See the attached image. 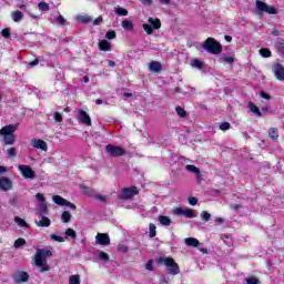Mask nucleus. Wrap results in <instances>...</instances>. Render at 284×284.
Segmentation results:
<instances>
[{
    "label": "nucleus",
    "mask_w": 284,
    "mask_h": 284,
    "mask_svg": "<svg viewBox=\"0 0 284 284\" xmlns=\"http://www.w3.org/2000/svg\"><path fill=\"white\" fill-rule=\"evenodd\" d=\"M52 256V251L48 248H38L34 256L36 266L39 267L40 272H50L48 260Z\"/></svg>",
    "instance_id": "nucleus-1"
},
{
    "label": "nucleus",
    "mask_w": 284,
    "mask_h": 284,
    "mask_svg": "<svg viewBox=\"0 0 284 284\" xmlns=\"http://www.w3.org/2000/svg\"><path fill=\"white\" fill-rule=\"evenodd\" d=\"M14 132H17V126L12 124L6 125L0 130V136H3L6 145H14V141H17Z\"/></svg>",
    "instance_id": "nucleus-2"
},
{
    "label": "nucleus",
    "mask_w": 284,
    "mask_h": 284,
    "mask_svg": "<svg viewBox=\"0 0 284 284\" xmlns=\"http://www.w3.org/2000/svg\"><path fill=\"white\" fill-rule=\"evenodd\" d=\"M202 48L209 52V54H221V52H223V45H221L214 38H207L203 42Z\"/></svg>",
    "instance_id": "nucleus-3"
},
{
    "label": "nucleus",
    "mask_w": 284,
    "mask_h": 284,
    "mask_svg": "<svg viewBox=\"0 0 284 284\" xmlns=\"http://www.w3.org/2000/svg\"><path fill=\"white\" fill-rule=\"evenodd\" d=\"M156 263L160 265H165L169 274H172V276H176V274H180L181 272L179 264H176L172 257H160L156 260Z\"/></svg>",
    "instance_id": "nucleus-4"
},
{
    "label": "nucleus",
    "mask_w": 284,
    "mask_h": 284,
    "mask_svg": "<svg viewBox=\"0 0 284 284\" xmlns=\"http://www.w3.org/2000/svg\"><path fill=\"white\" fill-rule=\"evenodd\" d=\"M255 8L256 14L260 16H262L264 12H266V14H278V10H276V8H274L273 6H268L267 3L261 0H256Z\"/></svg>",
    "instance_id": "nucleus-5"
},
{
    "label": "nucleus",
    "mask_w": 284,
    "mask_h": 284,
    "mask_svg": "<svg viewBox=\"0 0 284 284\" xmlns=\"http://www.w3.org/2000/svg\"><path fill=\"white\" fill-rule=\"evenodd\" d=\"M142 28L146 34H152L154 30H160L161 20L158 18H149L148 23L142 24Z\"/></svg>",
    "instance_id": "nucleus-6"
},
{
    "label": "nucleus",
    "mask_w": 284,
    "mask_h": 284,
    "mask_svg": "<svg viewBox=\"0 0 284 284\" xmlns=\"http://www.w3.org/2000/svg\"><path fill=\"white\" fill-rule=\"evenodd\" d=\"M18 170L23 176V179H30L31 181L37 179V173H34V171L32 170V166L30 165L19 164Z\"/></svg>",
    "instance_id": "nucleus-7"
},
{
    "label": "nucleus",
    "mask_w": 284,
    "mask_h": 284,
    "mask_svg": "<svg viewBox=\"0 0 284 284\" xmlns=\"http://www.w3.org/2000/svg\"><path fill=\"white\" fill-rule=\"evenodd\" d=\"M37 201H39V207H38V213L43 215L48 214V202H45V196L42 193L36 194Z\"/></svg>",
    "instance_id": "nucleus-8"
},
{
    "label": "nucleus",
    "mask_w": 284,
    "mask_h": 284,
    "mask_svg": "<svg viewBox=\"0 0 284 284\" xmlns=\"http://www.w3.org/2000/svg\"><path fill=\"white\" fill-rule=\"evenodd\" d=\"M105 150L109 154V156H123L125 154V151L121 146L108 144L105 146Z\"/></svg>",
    "instance_id": "nucleus-9"
},
{
    "label": "nucleus",
    "mask_w": 284,
    "mask_h": 284,
    "mask_svg": "<svg viewBox=\"0 0 284 284\" xmlns=\"http://www.w3.org/2000/svg\"><path fill=\"white\" fill-rule=\"evenodd\" d=\"M52 201H53V203H55V205H60L61 207H63V205H65L67 207H70L71 210H77V205H74L72 202L61 197V195H53Z\"/></svg>",
    "instance_id": "nucleus-10"
},
{
    "label": "nucleus",
    "mask_w": 284,
    "mask_h": 284,
    "mask_svg": "<svg viewBox=\"0 0 284 284\" xmlns=\"http://www.w3.org/2000/svg\"><path fill=\"white\" fill-rule=\"evenodd\" d=\"M78 119L80 121V123H82V125H87L90 128V125H92V119L90 118V115L88 114V112H85L84 110L80 109L78 111Z\"/></svg>",
    "instance_id": "nucleus-11"
},
{
    "label": "nucleus",
    "mask_w": 284,
    "mask_h": 284,
    "mask_svg": "<svg viewBox=\"0 0 284 284\" xmlns=\"http://www.w3.org/2000/svg\"><path fill=\"white\" fill-rule=\"evenodd\" d=\"M173 214L175 216H185L186 219H194L196 215L194 214V211L193 210H190V209H186V210H183L181 207H176L174 211H173Z\"/></svg>",
    "instance_id": "nucleus-12"
},
{
    "label": "nucleus",
    "mask_w": 284,
    "mask_h": 284,
    "mask_svg": "<svg viewBox=\"0 0 284 284\" xmlns=\"http://www.w3.org/2000/svg\"><path fill=\"white\" fill-rule=\"evenodd\" d=\"M14 283L20 284V283H28V281H30V274H28V272H18L16 274H13L12 276Z\"/></svg>",
    "instance_id": "nucleus-13"
},
{
    "label": "nucleus",
    "mask_w": 284,
    "mask_h": 284,
    "mask_svg": "<svg viewBox=\"0 0 284 284\" xmlns=\"http://www.w3.org/2000/svg\"><path fill=\"white\" fill-rule=\"evenodd\" d=\"M31 145L34 150H42V152H48V143L41 139H32Z\"/></svg>",
    "instance_id": "nucleus-14"
},
{
    "label": "nucleus",
    "mask_w": 284,
    "mask_h": 284,
    "mask_svg": "<svg viewBox=\"0 0 284 284\" xmlns=\"http://www.w3.org/2000/svg\"><path fill=\"white\" fill-rule=\"evenodd\" d=\"M0 190H2V192H9V190H12V180H10V178L7 176H1Z\"/></svg>",
    "instance_id": "nucleus-15"
},
{
    "label": "nucleus",
    "mask_w": 284,
    "mask_h": 284,
    "mask_svg": "<svg viewBox=\"0 0 284 284\" xmlns=\"http://www.w3.org/2000/svg\"><path fill=\"white\" fill-rule=\"evenodd\" d=\"M95 243H98V245H110V235H108V233H98L95 236Z\"/></svg>",
    "instance_id": "nucleus-16"
},
{
    "label": "nucleus",
    "mask_w": 284,
    "mask_h": 284,
    "mask_svg": "<svg viewBox=\"0 0 284 284\" xmlns=\"http://www.w3.org/2000/svg\"><path fill=\"white\" fill-rule=\"evenodd\" d=\"M136 194H139V189L136 186L126 187L122 191V197L124 199H132L133 196H136Z\"/></svg>",
    "instance_id": "nucleus-17"
},
{
    "label": "nucleus",
    "mask_w": 284,
    "mask_h": 284,
    "mask_svg": "<svg viewBox=\"0 0 284 284\" xmlns=\"http://www.w3.org/2000/svg\"><path fill=\"white\" fill-rule=\"evenodd\" d=\"M273 72L277 81H284V67L282 64H275L273 68Z\"/></svg>",
    "instance_id": "nucleus-18"
},
{
    "label": "nucleus",
    "mask_w": 284,
    "mask_h": 284,
    "mask_svg": "<svg viewBox=\"0 0 284 284\" xmlns=\"http://www.w3.org/2000/svg\"><path fill=\"white\" fill-rule=\"evenodd\" d=\"M34 223L38 227H50L52 225V221L48 216H41V220H36Z\"/></svg>",
    "instance_id": "nucleus-19"
},
{
    "label": "nucleus",
    "mask_w": 284,
    "mask_h": 284,
    "mask_svg": "<svg viewBox=\"0 0 284 284\" xmlns=\"http://www.w3.org/2000/svg\"><path fill=\"white\" fill-rule=\"evenodd\" d=\"M99 48L102 52H111L112 51V45L108 40H100L99 41Z\"/></svg>",
    "instance_id": "nucleus-20"
},
{
    "label": "nucleus",
    "mask_w": 284,
    "mask_h": 284,
    "mask_svg": "<svg viewBox=\"0 0 284 284\" xmlns=\"http://www.w3.org/2000/svg\"><path fill=\"white\" fill-rule=\"evenodd\" d=\"M150 72H161L163 70V65H161V62L159 61H152L149 64Z\"/></svg>",
    "instance_id": "nucleus-21"
},
{
    "label": "nucleus",
    "mask_w": 284,
    "mask_h": 284,
    "mask_svg": "<svg viewBox=\"0 0 284 284\" xmlns=\"http://www.w3.org/2000/svg\"><path fill=\"white\" fill-rule=\"evenodd\" d=\"M50 23H53L54 26H65V18L59 13L58 17L50 19Z\"/></svg>",
    "instance_id": "nucleus-22"
},
{
    "label": "nucleus",
    "mask_w": 284,
    "mask_h": 284,
    "mask_svg": "<svg viewBox=\"0 0 284 284\" xmlns=\"http://www.w3.org/2000/svg\"><path fill=\"white\" fill-rule=\"evenodd\" d=\"M184 243L187 245V247H199L200 245V242L196 240V237H186Z\"/></svg>",
    "instance_id": "nucleus-23"
},
{
    "label": "nucleus",
    "mask_w": 284,
    "mask_h": 284,
    "mask_svg": "<svg viewBox=\"0 0 284 284\" xmlns=\"http://www.w3.org/2000/svg\"><path fill=\"white\" fill-rule=\"evenodd\" d=\"M248 110L250 112H252L253 114H255V116H263V113H261V109H258L254 102H248Z\"/></svg>",
    "instance_id": "nucleus-24"
},
{
    "label": "nucleus",
    "mask_w": 284,
    "mask_h": 284,
    "mask_svg": "<svg viewBox=\"0 0 284 284\" xmlns=\"http://www.w3.org/2000/svg\"><path fill=\"white\" fill-rule=\"evenodd\" d=\"M220 61L222 63H227L229 65H232L235 61L234 57L232 55H227L225 53H223L221 57H220Z\"/></svg>",
    "instance_id": "nucleus-25"
},
{
    "label": "nucleus",
    "mask_w": 284,
    "mask_h": 284,
    "mask_svg": "<svg viewBox=\"0 0 284 284\" xmlns=\"http://www.w3.org/2000/svg\"><path fill=\"white\" fill-rule=\"evenodd\" d=\"M185 169L187 170V172H193V174H196V178L199 179V181H201V170H199V168L192 164H187Z\"/></svg>",
    "instance_id": "nucleus-26"
},
{
    "label": "nucleus",
    "mask_w": 284,
    "mask_h": 284,
    "mask_svg": "<svg viewBox=\"0 0 284 284\" xmlns=\"http://www.w3.org/2000/svg\"><path fill=\"white\" fill-rule=\"evenodd\" d=\"M11 19L14 21V23H19L23 20V13L21 11H14L11 13Z\"/></svg>",
    "instance_id": "nucleus-27"
},
{
    "label": "nucleus",
    "mask_w": 284,
    "mask_h": 284,
    "mask_svg": "<svg viewBox=\"0 0 284 284\" xmlns=\"http://www.w3.org/2000/svg\"><path fill=\"white\" fill-rule=\"evenodd\" d=\"M159 223L164 225L165 227L172 225V220L169 216L165 215H160L159 216Z\"/></svg>",
    "instance_id": "nucleus-28"
},
{
    "label": "nucleus",
    "mask_w": 284,
    "mask_h": 284,
    "mask_svg": "<svg viewBox=\"0 0 284 284\" xmlns=\"http://www.w3.org/2000/svg\"><path fill=\"white\" fill-rule=\"evenodd\" d=\"M121 26H122L123 30H128V31L134 30V24L130 20H123L121 22Z\"/></svg>",
    "instance_id": "nucleus-29"
},
{
    "label": "nucleus",
    "mask_w": 284,
    "mask_h": 284,
    "mask_svg": "<svg viewBox=\"0 0 284 284\" xmlns=\"http://www.w3.org/2000/svg\"><path fill=\"white\" fill-rule=\"evenodd\" d=\"M268 136H270V139H272V141H277L278 140V129L271 128L268 130Z\"/></svg>",
    "instance_id": "nucleus-30"
},
{
    "label": "nucleus",
    "mask_w": 284,
    "mask_h": 284,
    "mask_svg": "<svg viewBox=\"0 0 284 284\" xmlns=\"http://www.w3.org/2000/svg\"><path fill=\"white\" fill-rule=\"evenodd\" d=\"M62 223H70L72 221V214L69 211H63L61 215Z\"/></svg>",
    "instance_id": "nucleus-31"
},
{
    "label": "nucleus",
    "mask_w": 284,
    "mask_h": 284,
    "mask_svg": "<svg viewBox=\"0 0 284 284\" xmlns=\"http://www.w3.org/2000/svg\"><path fill=\"white\" fill-rule=\"evenodd\" d=\"M77 21L80 23H90L92 21V18L89 14H81L77 17Z\"/></svg>",
    "instance_id": "nucleus-32"
},
{
    "label": "nucleus",
    "mask_w": 284,
    "mask_h": 284,
    "mask_svg": "<svg viewBox=\"0 0 284 284\" xmlns=\"http://www.w3.org/2000/svg\"><path fill=\"white\" fill-rule=\"evenodd\" d=\"M14 223H17V225H19V227H30V225H28V222H26V220L16 216L14 217Z\"/></svg>",
    "instance_id": "nucleus-33"
},
{
    "label": "nucleus",
    "mask_w": 284,
    "mask_h": 284,
    "mask_svg": "<svg viewBox=\"0 0 284 284\" xmlns=\"http://www.w3.org/2000/svg\"><path fill=\"white\" fill-rule=\"evenodd\" d=\"M191 65L192 68H196V70H203V62L199 59H193Z\"/></svg>",
    "instance_id": "nucleus-34"
},
{
    "label": "nucleus",
    "mask_w": 284,
    "mask_h": 284,
    "mask_svg": "<svg viewBox=\"0 0 284 284\" xmlns=\"http://www.w3.org/2000/svg\"><path fill=\"white\" fill-rule=\"evenodd\" d=\"M23 245H26V239L19 237L14 241L13 247H16V250H19V247H23Z\"/></svg>",
    "instance_id": "nucleus-35"
},
{
    "label": "nucleus",
    "mask_w": 284,
    "mask_h": 284,
    "mask_svg": "<svg viewBox=\"0 0 284 284\" xmlns=\"http://www.w3.org/2000/svg\"><path fill=\"white\" fill-rule=\"evenodd\" d=\"M51 241H54L55 243H64L65 239L61 235L51 234L50 235Z\"/></svg>",
    "instance_id": "nucleus-36"
},
{
    "label": "nucleus",
    "mask_w": 284,
    "mask_h": 284,
    "mask_svg": "<svg viewBox=\"0 0 284 284\" xmlns=\"http://www.w3.org/2000/svg\"><path fill=\"white\" fill-rule=\"evenodd\" d=\"M69 284H81V277L79 275H71L69 277Z\"/></svg>",
    "instance_id": "nucleus-37"
},
{
    "label": "nucleus",
    "mask_w": 284,
    "mask_h": 284,
    "mask_svg": "<svg viewBox=\"0 0 284 284\" xmlns=\"http://www.w3.org/2000/svg\"><path fill=\"white\" fill-rule=\"evenodd\" d=\"M149 235L151 239H154V236H156V225H154L153 223L149 225Z\"/></svg>",
    "instance_id": "nucleus-38"
},
{
    "label": "nucleus",
    "mask_w": 284,
    "mask_h": 284,
    "mask_svg": "<svg viewBox=\"0 0 284 284\" xmlns=\"http://www.w3.org/2000/svg\"><path fill=\"white\" fill-rule=\"evenodd\" d=\"M260 54L264 59H268V57H272V51H270V49H267V48H264V49L260 50Z\"/></svg>",
    "instance_id": "nucleus-39"
},
{
    "label": "nucleus",
    "mask_w": 284,
    "mask_h": 284,
    "mask_svg": "<svg viewBox=\"0 0 284 284\" xmlns=\"http://www.w3.org/2000/svg\"><path fill=\"white\" fill-rule=\"evenodd\" d=\"M38 8L39 10H41V12H48V10H50V4L42 1V2H39Z\"/></svg>",
    "instance_id": "nucleus-40"
},
{
    "label": "nucleus",
    "mask_w": 284,
    "mask_h": 284,
    "mask_svg": "<svg viewBox=\"0 0 284 284\" xmlns=\"http://www.w3.org/2000/svg\"><path fill=\"white\" fill-rule=\"evenodd\" d=\"M246 284H261V280L254 276H250L245 278Z\"/></svg>",
    "instance_id": "nucleus-41"
},
{
    "label": "nucleus",
    "mask_w": 284,
    "mask_h": 284,
    "mask_svg": "<svg viewBox=\"0 0 284 284\" xmlns=\"http://www.w3.org/2000/svg\"><path fill=\"white\" fill-rule=\"evenodd\" d=\"M115 14H118V17H128V10L123 8H116Z\"/></svg>",
    "instance_id": "nucleus-42"
},
{
    "label": "nucleus",
    "mask_w": 284,
    "mask_h": 284,
    "mask_svg": "<svg viewBox=\"0 0 284 284\" xmlns=\"http://www.w3.org/2000/svg\"><path fill=\"white\" fill-rule=\"evenodd\" d=\"M9 203L12 207H17L19 205V197H17V195L11 196Z\"/></svg>",
    "instance_id": "nucleus-43"
},
{
    "label": "nucleus",
    "mask_w": 284,
    "mask_h": 284,
    "mask_svg": "<svg viewBox=\"0 0 284 284\" xmlns=\"http://www.w3.org/2000/svg\"><path fill=\"white\" fill-rule=\"evenodd\" d=\"M145 270L149 272H154V260H149L148 263L145 264Z\"/></svg>",
    "instance_id": "nucleus-44"
},
{
    "label": "nucleus",
    "mask_w": 284,
    "mask_h": 284,
    "mask_svg": "<svg viewBox=\"0 0 284 284\" xmlns=\"http://www.w3.org/2000/svg\"><path fill=\"white\" fill-rule=\"evenodd\" d=\"M105 39H109V41H112V39H116V32L114 30L106 32Z\"/></svg>",
    "instance_id": "nucleus-45"
},
{
    "label": "nucleus",
    "mask_w": 284,
    "mask_h": 284,
    "mask_svg": "<svg viewBox=\"0 0 284 284\" xmlns=\"http://www.w3.org/2000/svg\"><path fill=\"white\" fill-rule=\"evenodd\" d=\"M201 219H202V221L207 222V221H210V219H212V215L207 211H203L201 213Z\"/></svg>",
    "instance_id": "nucleus-46"
},
{
    "label": "nucleus",
    "mask_w": 284,
    "mask_h": 284,
    "mask_svg": "<svg viewBox=\"0 0 284 284\" xmlns=\"http://www.w3.org/2000/svg\"><path fill=\"white\" fill-rule=\"evenodd\" d=\"M175 112L178 114V116H181L182 119L185 116L186 112L185 109L181 108V106H176Z\"/></svg>",
    "instance_id": "nucleus-47"
},
{
    "label": "nucleus",
    "mask_w": 284,
    "mask_h": 284,
    "mask_svg": "<svg viewBox=\"0 0 284 284\" xmlns=\"http://www.w3.org/2000/svg\"><path fill=\"white\" fill-rule=\"evenodd\" d=\"M99 258H100V261H104V262L110 261V256L108 255V253H105V252H103V251H101V252L99 253Z\"/></svg>",
    "instance_id": "nucleus-48"
},
{
    "label": "nucleus",
    "mask_w": 284,
    "mask_h": 284,
    "mask_svg": "<svg viewBox=\"0 0 284 284\" xmlns=\"http://www.w3.org/2000/svg\"><path fill=\"white\" fill-rule=\"evenodd\" d=\"M7 154L10 159H14V156H17V149L14 148H10L7 150Z\"/></svg>",
    "instance_id": "nucleus-49"
},
{
    "label": "nucleus",
    "mask_w": 284,
    "mask_h": 284,
    "mask_svg": "<svg viewBox=\"0 0 284 284\" xmlns=\"http://www.w3.org/2000/svg\"><path fill=\"white\" fill-rule=\"evenodd\" d=\"M230 128H232V124H230V122H223L222 124H220V130H222V132H226V130H230Z\"/></svg>",
    "instance_id": "nucleus-50"
},
{
    "label": "nucleus",
    "mask_w": 284,
    "mask_h": 284,
    "mask_svg": "<svg viewBox=\"0 0 284 284\" xmlns=\"http://www.w3.org/2000/svg\"><path fill=\"white\" fill-rule=\"evenodd\" d=\"M65 235L70 236L71 239H77V232H74L72 229H67Z\"/></svg>",
    "instance_id": "nucleus-51"
},
{
    "label": "nucleus",
    "mask_w": 284,
    "mask_h": 284,
    "mask_svg": "<svg viewBox=\"0 0 284 284\" xmlns=\"http://www.w3.org/2000/svg\"><path fill=\"white\" fill-rule=\"evenodd\" d=\"M53 119H54V121H55L57 123H61V121H63V115H62L61 113H59V112H55V113L53 114Z\"/></svg>",
    "instance_id": "nucleus-52"
},
{
    "label": "nucleus",
    "mask_w": 284,
    "mask_h": 284,
    "mask_svg": "<svg viewBox=\"0 0 284 284\" xmlns=\"http://www.w3.org/2000/svg\"><path fill=\"white\" fill-rule=\"evenodd\" d=\"M260 97L261 99H265L266 101H270L272 99V95L271 94H267L266 92L264 91H261L260 92Z\"/></svg>",
    "instance_id": "nucleus-53"
},
{
    "label": "nucleus",
    "mask_w": 284,
    "mask_h": 284,
    "mask_svg": "<svg viewBox=\"0 0 284 284\" xmlns=\"http://www.w3.org/2000/svg\"><path fill=\"white\" fill-rule=\"evenodd\" d=\"M1 34L4 37V39H10V29H3Z\"/></svg>",
    "instance_id": "nucleus-54"
},
{
    "label": "nucleus",
    "mask_w": 284,
    "mask_h": 284,
    "mask_svg": "<svg viewBox=\"0 0 284 284\" xmlns=\"http://www.w3.org/2000/svg\"><path fill=\"white\" fill-rule=\"evenodd\" d=\"M103 23V17L100 16L93 21V26H101Z\"/></svg>",
    "instance_id": "nucleus-55"
},
{
    "label": "nucleus",
    "mask_w": 284,
    "mask_h": 284,
    "mask_svg": "<svg viewBox=\"0 0 284 284\" xmlns=\"http://www.w3.org/2000/svg\"><path fill=\"white\" fill-rule=\"evenodd\" d=\"M276 47L280 48V50H284V40L278 39L277 42H276Z\"/></svg>",
    "instance_id": "nucleus-56"
},
{
    "label": "nucleus",
    "mask_w": 284,
    "mask_h": 284,
    "mask_svg": "<svg viewBox=\"0 0 284 284\" xmlns=\"http://www.w3.org/2000/svg\"><path fill=\"white\" fill-rule=\"evenodd\" d=\"M95 199H97V201H101L102 203H104V201H108V197H105L104 195H101V194H97Z\"/></svg>",
    "instance_id": "nucleus-57"
},
{
    "label": "nucleus",
    "mask_w": 284,
    "mask_h": 284,
    "mask_svg": "<svg viewBox=\"0 0 284 284\" xmlns=\"http://www.w3.org/2000/svg\"><path fill=\"white\" fill-rule=\"evenodd\" d=\"M189 203H190V205H196V203H199V199H196V197H189Z\"/></svg>",
    "instance_id": "nucleus-58"
},
{
    "label": "nucleus",
    "mask_w": 284,
    "mask_h": 284,
    "mask_svg": "<svg viewBox=\"0 0 284 284\" xmlns=\"http://www.w3.org/2000/svg\"><path fill=\"white\" fill-rule=\"evenodd\" d=\"M216 225H223L225 223V220L223 217H215Z\"/></svg>",
    "instance_id": "nucleus-59"
},
{
    "label": "nucleus",
    "mask_w": 284,
    "mask_h": 284,
    "mask_svg": "<svg viewBox=\"0 0 284 284\" xmlns=\"http://www.w3.org/2000/svg\"><path fill=\"white\" fill-rule=\"evenodd\" d=\"M34 65H39V60H33L28 63V68H34Z\"/></svg>",
    "instance_id": "nucleus-60"
},
{
    "label": "nucleus",
    "mask_w": 284,
    "mask_h": 284,
    "mask_svg": "<svg viewBox=\"0 0 284 284\" xmlns=\"http://www.w3.org/2000/svg\"><path fill=\"white\" fill-rule=\"evenodd\" d=\"M142 6H152L153 1L152 0H140Z\"/></svg>",
    "instance_id": "nucleus-61"
},
{
    "label": "nucleus",
    "mask_w": 284,
    "mask_h": 284,
    "mask_svg": "<svg viewBox=\"0 0 284 284\" xmlns=\"http://www.w3.org/2000/svg\"><path fill=\"white\" fill-rule=\"evenodd\" d=\"M271 34H273V37H280L281 32L278 31V29H273L271 31Z\"/></svg>",
    "instance_id": "nucleus-62"
},
{
    "label": "nucleus",
    "mask_w": 284,
    "mask_h": 284,
    "mask_svg": "<svg viewBox=\"0 0 284 284\" xmlns=\"http://www.w3.org/2000/svg\"><path fill=\"white\" fill-rule=\"evenodd\" d=\"M119 251L126 253V252H128V246H125V245H119Z\"/></svg>",
    "instance_id": "nucleus-63"
},
{
    "label": "nucleus",
    "mask_w": 284,
    "mask_h": 284,
    "mask_svg": "<svg viewBox=\"0 0 284 284\" xmlns=\"http://www.w3.org/2000/svg\"><path fill=\"white\" fill-rule=\"evenodd\" d=\"M6 172H8V168L0 166V174H6Z\"/></svg>",
    "instance_id": "nucleus-64"
}]
</instances>
